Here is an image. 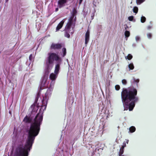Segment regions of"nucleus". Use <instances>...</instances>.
I'll return each instance as SVG.
<instances>
[{"mask_svg": "<svg viewBox=\"0 0 156 156\" xmlns=\"http://www.w3.org/2000/svg\"><path fill=\"white\" fill-rule=\"evenodd\" d=\"M128 67L130 70H133L134 68V66L133 63H130L128 65Z\"/></svg>", "mask_w": 156, "mask_h": 156, "instance_id": "dca6fc26", "label": "nucleus"}, {"mask_svg": "<svg viewBox=\"0 0 156 156\" xmlns=\"http://www.w3.org/2000/svg\"><path fill=\"white\" fill-rule=\"evenodd\" d=\"M124 152V149H122V147H121L120 151L119 153V156H122Z\"/></svg>", "mask_w": 156, "mask_h": 156, "instance_id": "4468645a", "label": "nucleus"}, {"mask_svg": "<svg viewBox=\"0 0 156 156\" xmlns=\"http://www.w3.org/2000/svg\"><path fill=\"white\" fill-rule=\"evenodd\" d=\"M141 22L142 23H144L146 21V18L144 16H142L141 18Z\"/></svg>", "mask_w": 156, "mask_h": 156, "instance_id": "412c9836", "label": "nucleus"}, {"mask_svg": "<svg viewBox=\"0 0 156 156\" xmlns=\"http://www.w3.org/2000/svg\"><path fill=\"white\" fill-rule=\"evenodd\" d=\"M124 156V155H122V156Z\"/></svg>", "mask_w": 156, "mask_h": 156, "instance_id": "f704fd0d", "label": "nucleus"}, {"mask_svg": "<svg viewBox=\"0 0 156 156\" xmlns=\"http://www.w3.org/2000/svg\"><path fill=\"white\" fill-rule=\"evenodd\" d=\"M37 108V107H36V108H34V109H33L31 112L30 114H29V116L27 115H26V116L24 118L23 122L26 123H31L33 120V116L32 115L33 113L34 112H36L35 111L36 110H37L38 109Z\"/></svg>", "mask_w": 156, "mask_h": 156, "instance_id": "39448f33", "label": "nucleus"}, {"mask_svg": "<svg viewBox=\"0 0 156 156\" xmlns=\"http://www.w3.org/2000/svg\"><path fill=\"white\" fill-rule=\"evenodd\" d=\"M62 52L63 53L62 56L64 57L66 55V48H63L62 49Z\"/></svg>", "mask_w": 156, "mask_h": 156, "instance_id": "2eb2a0df", "label": "nucleus"}, {"mask_svg": "<svg viewBox=\"0 0 156 156\" xmlns=\"http://www.w3.org/2000/svg\"><path fill=\"white\" fill-rule=\"evenodd\" d=\"M83 0H79V4H81V2H82Z\"/></svg>", "mask_w": 156, "mask_h": 156, "instance_id": "2f4dec72", "label": "nucleus"}, {"mask_svg": "<svg viewBox=\"0 0 156 156\" xmlns=\"http://www.w3.org/2000/svg\"><path fill=\"white\" fill-rule=\"evenodd\" d=\"M145 1V0H136V2L138 5H140Z\"/></svg>", "mask_w": 156, "mask_h": 156, "instance_id": "aec40b11", "label": "nucleus"}, {"mask_svg": "<svg viewBox=\"0 0 156 156\" xmlns=\"http://www.w3.org/2000/svg\"><path fill=\"white\" fill-rule=\"evenodd\" d=\"M125 58L126 59L130 60L133 58L132 55L130 54H129L127 57H126Z\"/></svg>", "mask_w": 156, "mask_h": 156, "instance_id": "6ab92c4d", "label": "nucleus"}, {"mask_svg": "<svg viewBox=\"0 0 156 156\" xmlns=\"http://www.w3.org/2000/svg\"><path fill=\"white\" fill-rule=\"evenodd\" d=\"M126 140V143L128 144V142H129V140Z\"/></svg>", "mask_w": 156, "mask_h": 156, "instance_id": "473e14b6", "label": "nucleus"}, {"mask_svg": "<svg viewBox=\"0 0 156 156\" xmlns=\"http://www.w3.org/2000/svg\"><path fill=\"white\" fill-rule=\"evenodd\" d=\"M62 47V45L61 44H54L53 43L51 46L50 48L51 49L58 50L61 49Z\"/></svg>", "mask_w": 156, "mask_h": 156, "instance_id": "423d86ee", "label": "nucleus"}, {"mask_svg": "<svg viewBox=\"0 0 156 156\" xmlns=\"http://www.w3.org/2000/svg\"><path fill=\"white\" fill-rule=\"evenodd\" d=\"M122 83L124 85H126L127 84V82L125 79H123L122 80Z\"/></svg>", "mask_w": 156, "mask_h": 156, "instance_id": "a878e982", "label": "nucleus"}, {"mask_svg": "<svg viewBox=\"0 0 156 156\" xmlns=\"http://www.w3.org/2000/svg\"><path fill=\"white\" fill-rule=\"evenodd\" d=\"M152 26H151L149 25L147 26V29L148 30H149L151 29L152 28Z\"/></svg>", "mask_w": 156, "mask_h": 156, "instance_id": "c85d7f7f", "label": "nucleus"}, {"mask_svg": "<svg viewBox=\"0 0 156 156\" xmlns=\"http://www.w3.org/2000/svg\"><path fill=\"white\" fill-rule=\"evenodd\" d=\"M130 32L127 30H126L125 32V35L126 37H128L130 36Z\"/></svg>", "mask_w": 156, "mask_h": 156, "instance_id": "f3484780", "label": "nucleus"}, {"mask_svg": "<svg viewBox=\"0 0 156 156\" xmlns=\"http://www.w3.org/2000/svg\"><path fill=\"white\" fill-rule=\"evenodd\" d=\"M48 56L47 58L46 64L47 68H49V65L52 64L54 61L61 62L62 59L58 55L54 52H50L48 54Z\"/></svg>", "mask_w": 156, "mask_h": 156, "instance_id": "20e7f679", "label": "nucleus"}, {"mask_svg": "<svg viewBox=\"0 0 156 156\" xmlns=\"http://www.w3.org/2000/svg\"><path fill=\"white\" fill-rule=\"evenodd\" d=\"M32 54H31L30 55L29 57V59L30 60H31V59L32 58Z\"/></svg>", "mask_w": 156, "mask_h": 156, "instance_id": "c756f323", "label": "nucleus"}, {"mask_svg": "<svg viewBox=\"0 0 156 156\" xmlns=\"http://www.w3.org/2000/svg\"><path fill=\"white\" fill-rule=\"evenodd\" d=\"M90 38V32L89 30H87L86 32L85 35V44L86 45L88 42Z\"/></svg>", "mask_w": 156, "mask_h": 156, "instance_id": "1a4fd4ad", "label": "nucleus"}, {"mask_svg": "<svg viewBox=\"0 0 156 156\" xmlns=\"http://www.w3.org/2000/svg\"><path fill=\"white\" fill-rule=\"evenodd\" d=\"M43 112H39L31 123L28 131L27 139L24 145L20 144L17 146L14 156H28L29 152L31 149L35 137L39 133L40 126L43 120Z\"/></svg>", "mask_w": 156, "mask_h": 156, "instance_id": "f257e3e1", "label": "nucleus"}, {"mask_svg": "<svg viewBox=\"0 0 156 156\" xmlns=\"http://www.w3.org/2000/svg\"><path fill=\"white\" fill-rule=\"evenodd\" d=\"M136 128L134 126H132L129 128V131L130 132L132 133L134 132L136 130Z\"/></svg>", "mask_w": 156, "mask_h": 156, "instance_id": "ddd939ff", "label": "nucleus"}, {"mask_svg": "<svg viewBox=\"0 0 156 156\" xmlns=\"http://www.w3.org/2000/svg\"><path fill=\"white\" fill-rule=\"evenodd\" d=\"M138 11V9L137 7L135 6L133 9V11L134 13H137Z\"/></svg>", "mask_w": 156, "mask_h": 156, "instance_id": "a211bd4d", "label": "nucleus"}, {"mask_svg": "<svg viewBox=\"0 0 156 156\" xmlns=\"http://www.w3.org/2000/svg\"><path fill=\"white\" fill-rule=\"evenodd\" d=\"M126 143L125 142H123V145L121 147H122V149H124L125 147H126Z\"/></svg>", "mask_w": 156, "mask_h": 156, "instance_id": "bb28decb", "label": "nucleus"}, {"mask_svg": "<svg viewBox=\"0 0 156 156\" xmlns=\"http://www.w3.org/2000/svg\"><path fill=\"white\" fill-rule=\"evenodd\" d=\"M134 17L133 16H130L128 17V19L130 21H132L133 20Z\"/></svg>", "mask_w": 156, "mask_h": 156, "instance_id": "393cba45", "label": "nucleus"}, {"mask_svg": "<svg viewBox=\"0 0 156 156\" xmlns=\"http://www.w3.org/2000/svg\"><path fill=\"white\" fill-rule=\"evenodd\" d=\"M40 93H39V92L38 93V94H37V96L36 97V98L35 101V102H37V101L38 98H39V97L40 96Z\"/></svg>", "mask_w": 156, "mask_h": 156, "instance_id": "4be33fe9", "label": "nucleus"}, {"mask_svg": "<svg viewBox=\"0 0 156 156\" xmlns=\"http://www.w3.org/2000/svg\"><path fill=\"white\" fill-rule=\"evenodd\" d=\"M139 81L140 80L139 79H136L135 78L133 77V78L132 80H131V83L132 84L133 83H136V86L138 87L137 83L139 82Z\"/></svg>", "mask_w": 156, "mask_h": 156, "instance_id": "f8f14e48", "label": "nucleus"}, {"mask_svg": "<svg viewBox=\"0 0 156 156\" xmlns=\"http://www.w3.org/2000/svg\"><path fill=\"white\" fill-rule=\"evenodd\" d=\"M67 2V0H59L58 2V7L61 8L64 6Z\"/></svg>", "mask_w": 156, "mask_h": 156, "instance_id": "6e6552de", "label": "nucleus"}, {"mask_svg": "<svg viewBox=\"0 0 156 156\" xmlns=\"http://www.w3.org/2000/svg\"><path fill=\"white\" fill-rule=\"evenodd\" d=\"M58 8H56L55 9V12H57V11H58Z\"/></svg>", "mask_w": 156, "mask_h": 156, "instance_id": "7c9ffc66", "label": "nucleus"}, {"mask_svg": "<svg viewBox=\"0 0 156 156\" xmlns=\"http://www.w3.org/2000/svg\"><path fill=\"white\" fill-rule=\"evenodd\" d=\"M9 0H5V2H8Z\"/></svg>", "mask_w": 156, "mask_h": 156, "instance_id": "72a5a7b5", "label": "nucleus"}, {"mask_svg": "<svg viewBox=\"0 0 156 156\" xmlns=\"http://www.w3.org/2000/svg\"><path fill=\"white\" fill-rule=\"evenodd\" d=\"M147 37L149 38H151L152 37V34L150 33H148L147 34Z\"/></svg>", "mask_w": 156, "mask_h": 156, "instance_id": "cd10ccee", "label": "nucleus"}, {"mask_svg": "<svg viewBox=\"0 0 156 156\" xmlns=\"http://www.w3.org/2000/svg\"><path fill=\"white\" fill-rule=\"evenodd\" d=\"M137 90L133 86L122 89L121 93V99L124 107V110L132 111L134 108L135 103L139 100L137 96Z\"/></svg>", "mask_w": 156, "mask_h": 156, "instance_id": "f03ea898", "label": "nucleus"}, {"mask_svg": "<svg viewBox=\"0 0 156 156\" xmlns=\"http://www.w3.org/2000/svg\"><path fill=\"white\" fill-rule=\"evenodd\" d=\"M60 62H58L55 66L54 73L56 74H58L59 73L60 69Z\"/></svg>", "mask_w": 156, "mask_h": 156, "instance_id": "0eeeda50", "label": "nucleus"}, {"mask_svg": "<svg viewBox=\"0 0 156 156\" xmlns=\"http://www.w3.org/2000/svg\"><path fill=\"white\" fill-rule=\"evenodd\" d=\"M58 75V74H56L55 73H51L50 75L49 78L51 80H54L57 78Z\"/></svg>", "mask_w": 156, "mask_h": 156, "instance_id": "9b49d317", "label": "nucleus"}, {"mask_svg": "<svg viewBox=\"0 0 156 156\" xmlns=\"http://www.w3.org/2000/svg\"><path fill=\"white\" fill-rule=\"evenodd\" d=\"M115 88L116 90H118L120 89V87L119 85H117L115 86Z\"/></svg>", "mask_w": 156, "mask_h": 156, "instance_id": "b1692460", "label": "nucleus"}, {"mask_svg": "<svg viewBox=\"0 0 156 156\" xmlns=\"http://www.w3.org/2000/svg\"><path fill=\"white\" fill-rule=\"evenodd\" d=\"M77 11L76 9H74L73 11V14L71 16H73V18L75 16V15Z\"/></svg>", "mask_w": 156, "mask_h": 156, "instance_id": "5701e85b", "label": "nucleus"}, {"mask_svg": "<svg viewBox=\"0 0 156 156\" xmlns=\"http://www.w3.org/2000/svg\"><path fill=\"white\" fill-rule=\"evenodd\" d=\"M73 16H71L69 18L68 22L65 26L64 30V36L68 38L70 37L71 34H73L74 32V27L75 26L76 17L73 20Z\"/></svg>", "mask_w": 156, "mask_h": 156, "instance_id": "7ed1b4c3", "label": "nucleus"}, {"mask_svg": "<svg viewBox=\"0 0 156 156\" xmlns=\"http://www.w3.org/2000/svg\"><path fill=\"white\" fill-rule=\"evenodd\" d=\"M64 22L65 20H63L62 21H61L60 23H58L56 28V31L59 30L60 29H61L62 28Z\"/></svg>", "mask_w": 156, "mask_h": 156, "instance_id": "9d476101", "label": "nucleus"}]
</instances>
